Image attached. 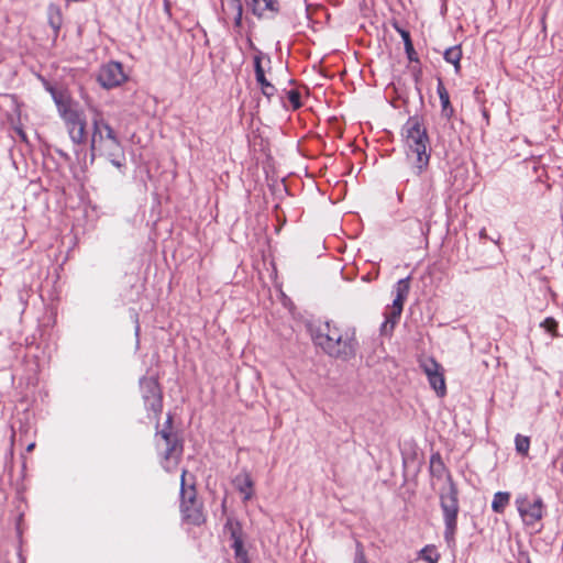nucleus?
I'll return each mask as SVG.
<instances>
[{
	"label": "nucleus",
	"mask_w": 563,
	"mask_h": 563,
	"mask_svg": "<svg viewBox=\"0 0 563 563\" xmlns=\"http://www.w3.org/2000/svg\"><path fill=\"white\" fill-rule=\"evenodd\" d=\"M180 510L184 519L195 526L205 522L202 504L197 499L196 486L188 483L187 471L183 470L180 481Z\"/></svg>",
	"instance_id": "423d86ee"
},
{
	"label": "nucleus",
	"mask_w": 563,
	"mask_h": 563,
	"mask_svg": "<svg viewBox=\"0 0 563 563\" xmlns=\"http://www.w3.org/2000/svg\"><path fill=\"white\" fill-rule=\"evenodd\" d=\"M409 290L410 277H406L397 282L395 286L396 297L393 300L391 306H389L385 312V322L380 328L382 334L389 335L393 333L394 328L401 316L404 303L409 295Z\"/></svg>",
	"instance_id": "0eeeda50"
},
{
	"label": "nucleus",
	"mask_w": 563,
	"mask_h": 563,
	"mask_svg": "<svg viewBox=\"0 0 563 563\" xmlns=\"http://www.w3.org/2000/svg\"><path fill=\"white\" fill-rule=\"evenodd\" d=\"M518 512L528 527H536L543 518L544 506L540 497L531 500L528 496L516 499Z\"/></svg>",
	"instance_id": "1a4fd4ad"
},
{
	"label": "nucleus",
	"mask_w": 563,
	"mask_h": 563,
	"mask_svg": "<svg viewBox=\"0 0 563 563\" xmlns=\"http://www.w3.org/2000/svg\"><path fill=\"white\" fill-rule=\"evenodd\" d=\"M53 99L71 142L75 145L85 144L87 141V121L84 111L62 92H53Z\"/></svg>",
	"instance_id": "39448f33"
},
{
	"label": "nucleus",
	"mask_w": 563,
	"mask_h": 563,
	"mask_svg": "<svg viewBox=\"0 0 563 563\" xmlns=\"http://www.w3.org/2000/svg\"><path fill=\"white\" fill-rule=\"evenodd\" d=\"M516 450L521 455H528L530 449V439L521 434H517L515 439Z\"/></svg>",
	"instance_id": "5701e85b"
},
{
	"label": "nucleus",
	"mask_w": 563,
	"mask_h": 563,
	"mask_svg": "<svg viewBox=\"0 0 563 563\" xmlns=\"http://www.w3.org/2000/svg\"><path fill=\"white\" fill-rule=\"evenodd\" d=\"M510 494L506 492H498L494 495L492 509L497 514H503L506 506L509 504Z\"/></svg>",
	"instance_id": "6ab92c4d"
},
{
	"label": "nucleus",
	"mask_w": 563,
	"mask_h": 563,
	"mask_svg": "<svg viewBox=\"0 0 563 563\" xmlns=\"http://www.w3.org/2000/svg\"><path fill=\"white\" fill-rule=\"evenodd\" d=\"M312 339L325 354L341 361L354 358L360 347L355 328L340 327L329 321L317 329Z\"/></svg>",
	"instance_id": "f257e3e1"
},
{
	"label": "nucleus",
	"mask_w": 563,
	"mask_h": 563,
	"mask_svg": "<svg viewBox=\"0 0 563 563\" xmlns=\"http://www.w3.org/2000/svg\"><path fill=\"white\" fill-rule=\"evenodd\" d=\"M420 558L428 563H438L440 560V553L437 551L434 545H427L420 551Z\"/></svg>",
	"instance_id": "4be33fe9"
},
{
	"label": "nucleus",
	"mask_w": 563,
	"mask_h": 563,
	"mask_svg": "<svg viewBox=\"0 0 563 563\" xmlns=\"http://www.w3.org/2000/svg\"><path fill=\"white\" fill-rule=\"evenodd\" d=\"M397 31L399 32V34H400V36H401V38L404 40V44H405V46H407V45H408V43H409V44H412V42H411V37H410V34H409V32H408V31H406V30H404V29H399V27H397Z\"/></svg>",
	"instance_id": "c85d7f7f"
},
{
	"label": "nucleus",
	"mask_w": 563,
	"mask_h": 563,
	"mask_svg": "<svg viewBox=\"0 0 563 563\" xmlns=\"http://www.w3.org/2000/svg\"><path fill=\"white\" fill-rule=\"evenodd\" d=\"M97 79L103 88L111 89L122 85L126 80V75L121 63L109 62L101 66Z\"/></svg>",
	"instance_id": "9b49d317"
},
{
	"label": "nucleus",
	"mask_w": 563,
	"mask_h": 563,
	"mask_svg": "<svg viewBox=\"0 0 563 563\" xmlns=\"http://www.w3.org/2000/svg\"><path fill=\"white\" fill-rule=\"evenodd\" d=\"M242 14H243V12H240V13H235V14L230 15V18H232V19H233V21H234V25H235L236 27H241V25H242Z\"/></svg>",
	"instance_id": "c756f323"
},
{
	"label": "nucleus",
	"mask_w": 563,
	"mask_h": 563,
	"mask_svg": "<svg viewBox=\"0 0 563 563\" xmlns=\"http://www.w3.org/2000/svg\"><path fill=\"white\" fill-rule=\"evenodd\" d=\"M234 487L244 495V499L249 500L253 495V481L247 471H242L233 479Z\"/></svg>",
	"instance_id": "2eb2a0df"
},
{
	"label": "nucleus",
	"mask_w": 563,
	"mask_h": 563,
	"mask_svg": "<svg viewBox=\"0 0 563 563\" xmlns=\"http://www.w3.org/2000/svg\"><path fill=\"white\" fill-rule=\"evenodd\" d=\"M140 385L145 407L157 417L163 409V398L158 382L153 377H143L140 380Z\"/></svg>",
	"instance_id": "9d476101"
},
{
	"label": "nucleus",
	"mask_w": 563,
	"mask_h": 563,
	"mask_svg": "<svg viewBox=\"0 0 563 563\" xmlns=\"http://www.w3.org/2000/svg\"><path fill=\"white\" fill-rule=\"evenodd\" d=\"M353 563H368L365 556L364 547L361 542H356L355 555Z\"/></svg>",
	"instance_id": "a878e982"
},
{
	"label": "nucleus",
	"mask_w": 563,
	"mask_h": 563,
	"mask_svg": "<svg viewBox=\"0 0 563 563\" xmlns=\"http://www.w3.org/2000/svg\"><path fill=\"white\" fill-rule=\"evenodd\" d=\"M430 473L437 478L445 477V485L439 490V499L445 525L444 538L451 543L457 529L459 489L439 453L431 455Z\"/></svg>",
	"instance_id": "f03ea898"
},
{
	"label": "nucleus",
	"mask_w": 563,
	"mask_h": 563,
	"mask_svg": "<svg viewBox=\"0 0 563 563\" xmlns=\"http://www.w3.org/2000/svg\"><path fill=\"white\" fill-rule=\"evenodd\" d=\"M249 44H250L251 48L256 52V54H255V56L253 58V60H254L255 77H262V75L265 74V70L263 68L262 62H263V59H266L267 63L269 64L271 63V58H269V56L263 54L260 49H257L254 46V44H253L251 38H249Z\"/></svg>",
	"instance_id": "a211bd4d"
},
{
	"label": "nucleus",
	"mask_w": 563,
	"mask_h": 563,
	"mask_svg": "<svg viewBox=\"0 0 563 563\" xmlns=\"http://www.w3.org/2000/svg\"><path fill=\"white\" fill-rule=\"evenodd\" d=\"M407 157L415 156V168L421 174L429 165L430 140L427 129L418 117H410L402 128Z\"/></svg>",
	"instance_id": "20e7f679"
},
{
	"label": "nucleus",
	"mask_w": 563,
	"mask_h": 563,
	"mask_svg": "<svg viewBox=\"0 0 563 563\" xmlns=\"http://www.w3.org/2000/svg\"><path fill=\"white\" fill-rule=\"evenodd\" d=\"M541 327L545 329L549 333L552 334V336H556L558 333V322L553 318H547L542 323Z\"/></svg>",
	"instance_id": "393cba45"
},
{
	"label": "nucleus",
	"mask_w": 563,
	"mask_h": 563,
	"mask_svg": "<svg viewBox=\"0 0 563 563\" xmlns=\"http://www.w3.org/2000/svg\"><path fill=\"white\" fill-rule=\"evenodd\" d=\"M421 367L428 377L430 386L438 396L443 397L446 393V385L441 365L433 358H427L421 363Z\"/></svg>",
	"instance_id": "f8f14e48"
},
{
	"label": "nucleus",
	"mask_w": 563,
	"mask_h": 563,
	"mask_svg": "<svg viewBox=\"0 0 563 563\" xmlns=\"http://www.w3.org/2000/svg\"><path fill=\"white\" fill-rule=\"evenodd\" d=\"M47 19L55 35H57L63 24V14L60 9L57 5L51 4L47 9Z\"/></svg>",
	"instance_id": "f3484780"
},
{
	"label": "nucleus",
	"mask_w": 563,
	"mask_h": 563,
	"mask_svg": "<svg viewBox=\"0 0 563 563\" xmlns=\"http://www.w3.org/2000/svg\"><path fill=\"white\" fill-rule=\"evenodd\" d=\"M405 51H406V54H407L409 60L418 62L417 53H416L412 44L408 43V45L405 46Z\"/></svg>",
	"instance_id": "cd10ccee"
},
{
	"label": "nucleus",
	"mask_w": 563,
	"mask_h": 563,
	"mask_svg": "<svg viewBox=\"0 0 563 563\" xmlns=\"http://www.w3.org/2000/svg\"><path fill=\"white\" fill-rule=\"evenodd\" d=\"M287 97L294 110H297L301 107L300 92L298 90H289L287 92Z\"/></svg>",
	"instance_id": "b1692460"
},
{
	"label": "nucleus",
	"mask_w": 563,
	"mask_h": 563,
	"mask_svg": "<svg viewBox=\"0 0 563 563\" xmlns=\"http://www.w3.org/2000/svg\"><path fill=\"white\" fill-rule=\"evenodd\" d=\"M437 92L439 95L440 102H441V108H442L441 114L446 120H450L454 114V109L451 104L449 92H448L446 88L444 87L442 80H440V79L438 82Z\"/></svg>",
	"instance_id": "dca6fc26"
},
{
	"label": "nucleus",
	"mask_w": 563,
	"mask_h": 563,
	"mask_svg": "<svg viewBox=\"0 0 563 563\" xmlns=\"http://www.w3.org/2000/svg\"><path fill=\"white\" fill-rule=\"evenodd\" d=\"M172 416L168 415L164 428L156 433L165 442L163 467L166 471H170L172 465L177 464L183 452V445L179 439L172 432Z\"/></svg>",
	"instance_id": "6e6552de"
},
{
	"label": "nucleus",
	"mask_w": 563,
	"mask_h": 563,
	"mask_svg": "<svg viewBox=\"0 0 563 563\" xmlns=\"http://www.w3.org/2000/svg\"><path fill=\"white\" fill-rule=\"evenodd\" d=\"M92 133L90 141L91 161L95 156L101 155L109 158L111 164L118 168L123 166V162L118 157L124 158L121 143L109 123L102 118L99 111H96L92 120Z\"/></svg>",
	"instance_id": "7ed1b4c3"
},
{
	"label": "nucleus",
	"mask_w": 563,
	"mask_h": 563,
	"mask_svg": "<svg viewBox=\"0 0 563 563\" xmlns=\"http://www.w3.org/2000/svg\"><path fill=\"white\" fill-rule=\"evenodd\" d=\"M222 10L227 18L230 15L243 12L241 0H221Z\"/></svg>",
	"instance_id": "aec40b11"
},
{
	"label": "nucleus",
	"mask_w": 563,
	"mask_h": 563,
	"mask_svg": "<svg viewBox=\"0 0 563 563\" xmlns=\"http://www.w3.org/2000/svg\"><path fill=\"white\" fill-rule=\"evenodd\" d=\"M262 90V93L267 97L268 99L272 98L275 92H276V88L273 84H268V85H265L263 88H261Z\"/></svg>",
	"instance_id": "bb28decb"
},
{
	"label": "nucleus",
	"mask_w": 563,
	"mask_h": 563,
	"mask_svg": "<svg viewBox=\"0 0 563 563\" xmlns=\"http://www.w3.org/2000/svg\"><path fill=\"white\" fill-rule=\"evenodd\" d=\"M461 57H462V51L459 46L450 47L444 52V59L448 63L453 64L456 71H459V69H460Z\"/></svg>",
	"instance_id": "412c9836"
},
{
	"label": "nucleus",
	"mask_w": 563,
	"mask_h": 563,
	"mask_svg": "<svg viewBox=\"0 0 563 563\" xmlns=\"http://www.w3.org/2000/svg\"><path fill=\"white\" fill-rule=\"evenodd\" d=\"M255 78H256L257 84L261 86V88H263L265 85L269 84V81L265 77V74L262 75V77H255Z\"/></svg>",
	"instance_id": "7c9ffc66"
},
{
	"label": "nucleus",
	"mask_w": 563,
	"mask_h": 563,
	"mask_svg": "<svg viewBox=\"0 0 563 563\" xmlns=\"http://www.w3.org/2000/svg\"><path fill=\"white\" fill-rule=\"evenodd\" d=\"M224 529L229 531L230 538L232 540L231 547L234 550L235 559L239 563H247L249 555L247 551L244 549V542L242 538V528L238 521L232 519H228Z\"/></svg>",
	"instance_id": "ddd939ff"
},
{
	"label": "nucleus",
	"mask_w": 563,
	"mask_h": 563,
	"mask_svg": "<svg viewBox=\"0 0 563 563\" xmlns=\"http://www.w3.org/2000/svg\"><path fill=\"white\" fill-rule=\"evenodd\" d=\"M34 448H35V443H34V442H32V443H30V444L26 446V451H27V452H32V451L34 450Z\"/></svg>",
	"instance_id": "2f4dec72"
},
{
	"label": "nucleus",
	"mask_w": 563,
	"mask_h": 563,
	"mask_svg": "<svg viewBox=\"0 0 563 563\" xmlns=\"http://www.w3.org/2000/svg\"><path fill=\"white\" fill-rule=\"evenodd\" d=\"M252 11L255 15L273 16L279 11L277 0H252Z\"/></svg>",
	"instance_id": "4468645a"
},
{
	"label": "nucleus",
	"mask_w": 563,
	"mask_h": 563,
	"mask_svg": "<svg viewBox=\"0 0 563 563\" xmlns=\"http://www.w3.org/2000/svg\"><path fill=\"white\" fill-rule=\"evenodd\" d=\"M479 236H481V238H483V239L488 238V236H487V232H486V230H485V229H482V230H481V232H479Z\"/></svg>",
	"instance_id": "473e14b6"
}]
</instances>
